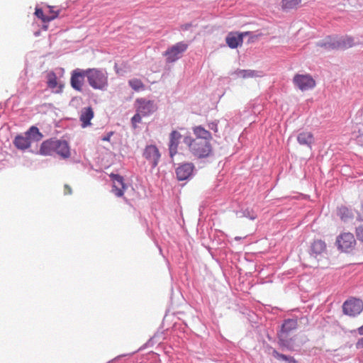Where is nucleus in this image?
Returning a JSON list of instances; mask_svg holds the SVG:
<instances>
[{
  "instance_id": "f257e3e1",
  "label": "nucleus",
  "mask_w": 363,
  "mask_h": 363,
  "mask_svg": "<svg viewBox=\"0 0 363 363\" xmlns=\"http://www.w3.org/2000/svg\"><path fill=\"white\" fill-rule=\"evenodd\" d=\"M40 153L43 155H52L56 153L62 159H67L71 155L69 143L65 140L55 138L43 141L40 145Z\"/></svg>"
},
{
  "instance_id": "f03ea898",
  "label": "nucleus",
  "mask_w": 363,
  "mask_h": 363,
  "mask_svg": "<svg viewBox=\"0 0 363 363\" xmlns=\"http://www.w3.org/2000/svg\"><path fill=\"white\" fill-rule=\"evenodd\" d=\"M183 142L189 147L191 153L198 159L208 157L212 153L211 145L206 140L194 139L191 136H185Z\"/></svg>"
},
{
  "instance_id": "7ed1b4c3",
  "label": "nucleus",
  "mask_w": 363,
  "mask_h": 363,
  "mask_svg": "<svg viewBox=\"0 0 363 363\" xmlns=\"http://www.w3.org/2000/svg\"><path fill=\"white\" fill-rule=\"evenodd\" d=\"M87 82L94 89L106 90L108 87V74L105 69L89 68Z\"/></svg>"
},
{
  "instance_id": "20e7f679",
  "label": "nucleus",
  "mask_w": 363,
  "mask_h": 363,
  "mask_svg": "<svg viewBox=\"0 0 363 363\" xmlns=\"http://www.w3.org/2000/svg\"><path fill=\"white\" fill-rule=\"evenodd\" d=\"M320 47L328 50H345L354 45V38L352 37L330 38L320 41L317 44Z\"/></svg>"
},
{
  "instance_id": "39448f33",
  "label": "nucleus",
  "mask_w": 363,
  "mask_h": 363,
  "mask_svg": "<svg viewBox=\"0 0 363 363\" xmlns=\"http://www.w3.org/2000/svg\"><path fill=\"white\" fill-rule=\"evenodd\" d=\"M187 48L188 45L183 41L179 42L167 48L164 52V55L166 57V62L172 63L176 62L182 57L183 53Z\"/></svg>"
},
{
  "instance_id": "423d86ee",
  "label": "nucleus",
  "mask_w": 363,
  "mask_h": 363,
  "mask_svg": "<svg viewBox=\"0 0 363 363\" xmlns=\"http://www.w3.org/2000/svg\"><path fill=\"white\" fill-rule=\"evenodd\" d=\"M338 250L348 252L352 250L356 245V240L351 233H343L339 235L335 242Z\"/></svg>"
},
{
  "instance_id": "0eeeda50",
  "label": "nucleus",
  "mask_w": 363,
  "mask_h": 363,
  "mask_svg": "<svg viewBox=\"0 0 363 363\" xmlns=\"http://www.w3.org/2000/svg\"><path fill=\"white\" fill-rule=\"evenodd\" d=\"M363 310V301L359 298H350L342 304L344 314L354 317L359 315Z\"/></svg>"
},
{
  "instance_id": "6e6552de",
  "label": "nucleus",
  "mask_w": 363,
  "mask_h": 363,
  "mask_svg": "<svg viewBox=\"0 0 363 363\" xmlns=\"http://www.w3.org/2000/svg\"><path fill=\"white\" fill-rule=\"evenodd\" d=\"M308 252L310 258L319 261L327 255L326 243L320 239L315 240L311 243Z\"/></svg>"
},
{
  "instance_id": "1a4fd4ad",
  "label": "nucleus",
  "mask_w": 363,
  "mask_h": 363,
  "mask_svg": "<svg viewBox=\"0 0 363 363\" xmlns=\"http://www.w3.org/2000/svg\"><path fill=\"white\" fill-rule=\"evenodd\" d=\"M136 111L144 117L148 116L157 110V106L154 101L145 98H138L135 100Z\"/></svg>"
},
{
  "instance_id": "9d476101",
  "label": "nucleus",
  "mask_w": 363,
  "mask_h": 363,
  "mask_svg": "<svg viewBox=\"0 0 363 363\" xmlns=\"http://www.w3.org/2000/svg\"><path fill=\"white\" fill-rule=\"evenodd\" d=\"M195 171V166L193 163L184 162L179 164L175 169V174L179 181H184L191 179Z\"/></svg>"
},
{
  "instance_id": "9b49d317",
  "label": "nucleus",
  "mask_w": 363,
  "mask_h": 363,
  "mask_svg": "<svg viewBox=\"0 0 363 363\" xmlns=\"http://www.w3.org/2000/svg\"><path fill=\"white\" fill-rule=\"evenodd\" d=\"M293 83L302 91L312 89L315 86V81L310 74H296L294 77Z\"/></svg>"
},
{
  "instance_id": "f8f14e48",
  "label": "nucleus",
  "mask_w": 363,
  "mask_h": 363,
  "mask_svg": "<svg viewBox=\"0 0 363 363\" xmlns=\"http://www.w3.org/2000/svg\"><path fill=\"white\" fill-rule=\"evenodd\" d=\"M88 69L77 68L71 73L70 84L76 91H81L84 82V78H87Z\"/></svg>"
},
{
  "instance_id": "ddd939ff",
  "label": "nucleus",
  "mask_w": 363,
  "mask_h": 363,
  "mask_svg": "<svg viewBox=\"0 0 363 363\" xmlns=\"http://www.w3.org/2000/svg\"><path fill=\"white\" fill-rule=\"evenodd\" d=\"M143 155L150 163L152 168H155L158 165L161 155L155 145H147Z\"/></svg>"
},
{
  "instance_id": "4468645a",
  "label": "nucleus",
  "mask_w": 363,
  "mask_h": 363,
  "mask_svg": "<svg viewBox=\"0 0 363 363\" xmlns=\"http://www.w3.org/2000/svg\"><path fill=\"white\" fill-rule=\"evenodd\" d=\"M111 180L113 182L112 191L118 197H121L124 194V191L127 189V185L124 182V178L118 174L111 173L109 175Z\"/></svg>"
},
{
  "instance_id": "2eb2a0df",
  "label": "nucleus",
  "mask_w": 363,
  "mask_h": 363,
  "mask_svg": "<svg viewBox=\"0 0 363 363\" xmlns=\"http://www.w3.org/2000/svg\"><path fill=\"white\" fill-rule=\"evenodd\" d=\"M248 33L230 32L225 37V43L231 49L237 48L240 46L243 42V37Z\"/></svg>"
},
{
  "instance_id": "dca6fc26",
  "label": "nucleus",
  "mask_w": 363,
  "mask_h": 363,
  "mask_svg": "<svg viewBox=\"0 0 363 363\" xmlns=\"http://www.w3.org/2000/svg\"><path fill=\"white\" fill-rule=\"evenodd\" d=\"M182 137L181 133L177 130H172L169 134V151L171 157L177 154Z\"/></svg>"
},
{
  "instance_id": "f3484780",
  "label": "nucleus",
  "mask_w": 363,
  "mask_h": 363,
  "mask_svg": "<svg viewBox=\"0 0 363 363\" xmlns=\"http://www.w3.org/2000/svg\"><path fill=\"white\" fill-rule=\"evenodd\" d=\"M336 213L340 220L344 223H347L354 218V213L352 208H350L343 205L337 208Z\"/></svg>"
},
{
  "instance_id": "a211bd4d",
  "label": "nucleus",
  "mask_w": 363,
  "mask_h": 363,
  "mask_svg": "<svg viewBox=\"0 0 363 363\" xmlns=\"http://www.w3.org/2000/svg\"><path fill=\"white\" fill-rule=\"evenodd\" d=\"M297 141L301 145H305L311 149L314 143V137L311 132L303 131L297 135Z\"/></svg>"
},
{
  "instance_id": "6ab92c4d",
  "label": "nucleus",
  "mask_w": 363,
  "mask_h": 363,
  "mask_svg": "<svg viewBox=\"0 0 363 363\" xmlns=\"http://www.w3.org/2000/svg\"><path fill=\"white\" fill-rule=\"evenodd\" d=\"M277 337H278V345L282 350H292L293 344L291 338H289V335H286L284 333H278L277 332Z\"/></svg>"
},
{
  "instance_id": "aec40b11",
  "label": "nucleus",
  "mask_w": 363,
  "mask_h": 363,
  "mask_svg": "<svg viewBox=\"0 0 363 363\" xmlns=\"http://www.w3.org/2000/svg\"><path fill=\"white\" fill-rule=\"evenodd\" d=\"M94 117V111L91 107H86L82 110V113L79 117L80 121H82V128H86L91 125V120Z\"/></svg>"
},
{
  "instance_id": "412c9836",
  "label": "nucleus",
  "mask_w": 363,
  "mask_h": 363,
  "mask_svg": "<svg viewBox=\"0 0 363 363\" xmlns=\"http://www.w3.org/2000/svg\"><path fill=\"white\" fill-rule=\"evenodd\" d=\"M47 84L50 89L57 88L55 93H61L62 91L63 85L59 84L57 81V76L54 72H50L47 74Z\"/></svg>"
},
{
  "instance_id": "4be33fe9",
  "label": "nucleus",
  "mask_w": 363,
  "mask_h": 363,
  "mask_svg": "<svg viewBox=\"0 0 363 363\" xmlns=\"http://www.w3.org/2000/svg\"><path fill=\"white\" fill-rule=\"evenodd\" d=\"M13 144L19 150H26L30 146V138L26 135H18L14 138Z\"/></svg>"
},
{
  "instance_id": "5701e85b",
  "label": "nucleus",
  "mask_w": 363,
  "mask_h": 363,
  "mask_svg": "<svg viewBox=\"0 0 363 363\" xmlns=\"http://www.w3.org/2000/svg\"><path fill=\"white\" fill-rule=\"evenodd\" d=\"M297 328V320L292 318H288L284 321L281 326V329L278 333H284L289 335L291 331Z\"/></svg>"
},
{
  "instance_id": "b1692460",
  "label": "nucleus",
  "mask_w": 363,
  "mask_h": 363,
  "mask_svg": "<svg viewBox=\"0 0 363 363\" xmlns=\"http://www.w3.org/2000/svg\"><path fill=\"white\" fill-rule=\"evenodd\" d=\"M194 133L196 135L195 139H203L210 142L212 139L211 133L204 129L201 125L196 126L193 128Z\"/></svg>"
},
{
  "instance_id": "393cba45",
  "label": "nucleus",
  "mask_w": 363,
  "mask_h": 363,
  "mask_svg": "<svg viewBox=\"0 0 363 363\" xmlns=\"http://www.w3.org/2000/svg\"><path fill=\"white\" fill-rule=\"evenodd\" d=\"M269 350H271L272 355L277 359L280 361H285L288 363H297V361L291 356H287L284 354H281L274 349L272 346L268 347Z\"/></svg>"
},
{
  "instance_id": "a878e982",
  "label": "nucleus",
  "mask_w": 363,
  "mask_h": 363,
  "mask_svg": "<svg viewBox=\"0 0 363 363\" xmlns=\"http://www.w3.org/2000/svg\"><path fill=\"white\" fill-rule=\"evenodd\" d=\"M28 138H30V141H40L43 138V134L39 131V129L36 126H31L26 133Z\"/></svg>"
},
{
  "instance_id": "bb28decb",
  "label": "nucleus",
  "mask_w": 363,
  "mask_h": 363,
  "mask_svg": "<svg viewBox=\"0 0 363 363\" xmlns=\"http://www.w3.org/2000/svg\"><path fill=\"white\" fill-rule=\"evenodd\" d=\"M35 15L38 18L41 19L43 23H49L50 21H51L58 17L57 13H55L52 16L45 15L43 9L40 8L35 9Z\"/></svg>"
},
{
  "instance_id": "cd10ccee",
  "label": "nucleus",
  "mask_w": 363,
  "mask_h": 363,
  "mask_svg": "<svg viewBox=\"0 0 363 363\" xmlns=\"http://www.w3.org/2000/svg\"><path fill=\"white\" fill-rule=\"evenodd\" d=\"M301 0H282V8L284 10H289L294 9L298 4L301 3Z\"/></svg>"
},
{
  "instance_id": "c85d7f7f",
  "label": "nucleus",
  "mask_w": 363,
  "mask_h": 363,
  "mask_svg": "<svg viewBox=\"0 0 363 363\" xmlns=\"http://www.w3.org/2000/svg\"><path fill=\"white\" fill-rule=\"evenodd\" d=\"M130 86L135 91H140L144 88V84L140 79H133L129 80Z\"/></svg>"
},
{
  "instance_id": "c756f323",
  "label": "nucleus",
  "mask_w": 363,
  "mask_h": 363,
  "mask_svg": "<svg viewBox=\"0 0 363 363\" xmlns=\"http://www.w3.org/2000/svg\"><path fill=\"white\" fill-rule=\"evenodd\" d=\"M237 74L239 77L242 78H248L257 76L256 74V71L251 69H239Z\"/></svg>"
},
{
  "instance_id": "7c9ffc66",
  "label": "nucleus",
  "mask_w": 363,
  "mask_h": 363,
  "mask_svg": "<svg viewBox=\"0 0 363 363\" xmlns=\"http://www.w3.org/2000/svg\"><path fill=\"white\" fill-rule=\"evenodd\" d=\"M143 117L144 116L136 111L135 114L131 118V124L133 128H135L137 127V123H141Z\"/></svg>"
},
{
  "instance_id": "2f4dec72",
  "label": "nucleus",
  "mask_w": 363,
  "mask_h": 363,
  "mask_svg": "<svg viewBox=\"0 0 363 363\" xmlns=\"http://www.w3.org/2000/svg\"><path fill=\"white\" fill-rule=\"evenodd\" d=\"M355 235L357 239L359 242H363V225H360L355 228Z\"/></svg>"
},
{
  "instance_id": "473e14b6",
  "label": "nucleus",
  "mask_w": 363,
  "mask_h": 363,
  "mask_svg": "<svg viewBox=\"0 0 363 363\" xmlns=\"http://www.w3.org/2000/svg\"><path fill=\"white\" fill-rule=\"evenodd\" d=\"M242 215L245 217L250 218L251 220H254L256 218V216L252 213V215H250V212L248 209H246L242 212Z\"/></svg>"
},
{
  "instance_id": "72a5a7b5",
  "label": "nucleus",
  "mask_w": 363,
  "mask_h": 363,
  "mask_svg": "<svg viewBox=\"0 0 363 363\" xmlns=\"http://www.w3.org/2000/svg\"><path fill=\"white\" fill-rule=\"evenodd\" d=\"M208 128L213 130L215 133L218 132V123L217 122H211L208 123Z\"/></svg>"
},
{
  "instance_id": "f704fd0d",
  "label": "nucleus",
  "mask_w": 363,
  "mask_h": 363,
  "mask_svg": "<svg viewBox=\"0 0 363 363\" xmlns=\"http://www.w3.org/2000/svg\"><path fill=\"white\" fill-rule=\"evenodd\" d=\"M113 132H112V131L107 133L105 135H104L101 138V140H103V141H110V138L113 135Z\"/></svg>"
},
{
  "instance_id": "c9c22d12",
  "label": "nucleus",
  "mask_w": 363,
  "mask_h": 363,
  "mask_svg": "<svg viewBox=\"0 0 363 363\" xmlns=\"http://www.w3.org/2000/svg\"><path fill=\"white\" fill-rule=\"evenodd\" d=\"M192 27V23H185V24H183L181 26V29L182 30H188L190 28Z\"/></svg>"
},
{
  "instance_id": "e433bc0d",
  "label": "nucleus",
  "mask_w": 363,
  "mask_h": 363,
  "mask_svg": "<svg viewBox=\"0 0 363 363\" xmlns=\"http://www.w3.org/2000/svg\"><path fill=\"white\" fill-rule=\"evenodd\" d=\"M64 188H65V194L67 195V194H72V189L71 187L68 185V184H65L64 186Z\"/></svg>"
},
{
  "instance_id": "4c0bfd02",
  "label": "nucleus",
  "mask_w": 363,
  "mask_h": 363,
  "mask_svg": "<svg viewBox=\"0 0 363 363\" xmlns=\"http://www.w3.org/2000/svg\"><path fill=\"white\" fill-rule=\"evenodd\" d=\"M356 348L357 349L363 348V337L359 339V340L357 342Z\"/></svg>"
},
{
  "instance_id": "58836bf2",
  "label": "nucleus",
  "mask_w": 363,
  "mask_h": 363,
  "mask_svg": "<svg viewBox=\"0 0 363 363\" xmlns=\"http://www.w3.org/2000/svg\"><path fill=\"white\" fill-rule=\"evenodd\" d=\"M357 143L359 145L363 147V134L362 135H359L357 138Z\"/></svg>"
},
{
  "instance_id": "ea45409f",
  "label": "nucleus",
  "mask_w": 363,
  "mask_h": 363,
  "mask_svg": "<svg viewBox=\"0 0 363 363\" xmlns=\"http://www.w3.org/2000/svg\"><path fill=\"white\" fill-rule=\"evenodd\" d=\"M356 220L359 222H363V216L359 212H357Z\"/></svg>"
},
{
  "instance_id": "a19ab883",
  "label": "nucleus",
  "mask_w": 363,
  "mask_h": 363,
  "mask_svg": "<svg viewBox=\"0 0 363 363\" xmlns=\"http://www.w3.org/2000/svg\"><path fill=\"white\" fill-rule=\"evenodd\" d=\"M49 13H50V15H49V16H52V15H54L55 13H57L59 14V11H53V10L50 8V11H49Z\"/></svg>"
},
{
  "instance_id": "79ce46f5",
  "label": "nucleus",
  "mask_w": 363,
  "mask_h": 363,
  "mask_svg": "<svg viewBox=\"0 0 363 363\" xmlns=\"http://www.w3.org/2000/svg\"><path fill=\"white\" fill-rule=\"evenodd\" d=\"M358 333L359 335H363V325L358 328Z\"/></svg>"
},
{
  "instance_id": "37998d69",
  "label": "nucleus",
  "mask_w": 363,
  "mask_h": 363,
  "mask_svg": "<svg viewBox=\"0 0 363 363\" xmlns=\"http://www.w3.org/2000/svg\"><path fill=\"white\" fill-rule=\"evenodd\" d=\"M360 207H361L362 211L363 212V200L361 201Z\"/></svg>"
},
{
  "instance_id": "c03bdc74",
  "label": "nucleus",
  "mask_w": 363,
  "mask_h": 363,
  "mask_svg": "<svg viewBox=\"0 0 363 363\" xmlns=\"http://www.w3.org/2000/svg\"><path fill=\"white\" fill-rule=\"evenodd\" d=\"M43 29L47 30L48 29V26H43Z\"/></svg>"
},
{
  "instance_id": "a18cd8bd",
  "label": "nucleus",
  "mask_w": 363,
  "mask_h": 363,
  "mask_svg": "<svg viewBox=\"0 0 363 363\" xmlns=\"http://www.w3.org/2000/svg\"><path fill=\"white\" fill-rule=\"evenodd\" d=\"M113 360H114V359H113V360H111V361L108 362V363H110V362H113Z\"/></svg>"
}]
</instances>
